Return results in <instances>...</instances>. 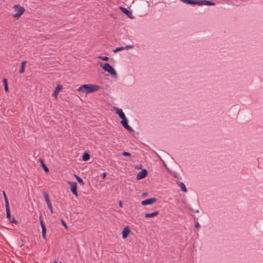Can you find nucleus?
I'll return each mask as SVG.
<instances>
[{
	"label": "nucleus",
	"instance_id": "nucleus-9",
	"mask_svg": "<svg viewBox=\"0 0 263 263\" xmlns=\"http://www.w3.org/2000/svg\"><path fill=\"white\" fill-rule=\"evenodd\" d=\"M147 175V171L146 170H142L139 172L136 176V178L138 180L144 178Z\"/></svg>",
	"mask_w": 263,
	"mask_h": 263
},
{
	"label": "nucleus",
	"instance_id": "nucleus-4",
	"mask_svg": "<svg viewBox=\"0 0 263 263\" xmlns=\"http://www.w3.org/2000/svg\"><path fill=\"white\" fill-rule=\"evenodd\" d=\"M43 196H44V197L46 201V202L47 204L48 208L50 210L51 213H53V208H52L51 203L50 202V200L49 199V197L48 194L46 192H43Z\"/></svg>",
	"mask_w": 263,
	"mask_h": 263
},
{
	"label": "nucleus",
	"instance_id": "nucleus-19",
	"mask_svg": "<svg viewBox=\"0 0 263 263\" xmlns=\"http://www.w3.org/2000/svg\"><path fill=\"white\" fill-rule=\"evenodd\" d=\"M40 161L42 164V166L44 170L45 171V172H49L48 168L46 166V165L44 163L43 161L42 160H40Z\"/></svg>",
	"mask_w": 263,
	"mask_h": 263
},
{
	"label": "nucleus",
	"instance_id": "nucleus-12",
	"mask_svg": "<svg viewBox=\"0 0 263 263\" xmlns=\"http://www.w3.org/2000/svg\"><path fill=\"white\" fill-rule=\"evenodd\" d=\"M121 119H125L126 117L121 109L117 108L116 111Z\"/></svg>",
	"mask_w": 263,
	"mask_h": 263
},
{
	"label": "nucleus",
	"instance_id": "nucleus-26",
	"mask_svg": "<svg viewBox=\"0 0 263 263\" xmlns=\"http://www.w3.org/2000/svg\"><path fill=\"white\" fill-rule=\"evenodd\" d=\"M124 49V47H118L117 48H116L114 50V52H117L118 51H121L122 50Z\"/></svg>",
	"mask_w": 263,
	"mask_h": 263
},
{
	"label": "nucleus",
	"instance_id": "nucleus-21",
	"mask_svg": "<svg viewBox=\"0 0 263 263\" xmlns=\"http://www.w3.org/2000/svg\"><path fill=\"white\" fill-rule=\"evenodd\" d=\"M46 228H43V229H42V237L44 239H46Z\"/></svg>",
	"mask_w": 263,
	"mask_h": 263
},
{
	"label": "nucleus",
	"instance_id": "nucleus-35",
	"mask_svg": "<svg viewBox=\"0 0 263 263\" xmlns=\"http://www.w3.org/2000/svg\"><path fill=\"white\" fill-rule=\"evenodd\" d=\"M106 176V173L105 172L103 173L102 178L103 179H104Z\"/></svg>",
	"mask_w": 263,
	"mask_h": 263
},
{
	"label": "nucleus",
	"instance_id": "nucleus-14",
	"mask_svg": "<svg viewBox=\"0 0 263 263\" xmlns=\"http://www.w3.org/2000/svg\"><path fill=\"white\" fill-rule=\"evenodd\" d=\"M26 63H27V61H23L22 62L21 66V67L19 70V72L20 73L22 74L24 72Z\"/></svg>",
	"mask_w": 263,
	"mask_h": 263
},
{
	"label": "nucleus",
	"instance_id": "nucleus-6",
	"mask_svg": "<svg viewBox=\"0 0 263 263\" xmlns=\"http://www.w3.org/2000/svg\"><path fill=\"white\" fill-rule=\"evenodd\" d=\"M157 201V199L155 198H152L143 200L141 202V204L143 205H146L148 204H152Z\"/></svg>",
	"mask_w": 263,
	"mask_h": 263
},
{
	"label": "nucleus",
	"instance_id": "nucleus-15",
	"mask_svg": "<svg viewBox=\"0 0 263 263\" xmlns=\"http://www.w3.org/2000/svg\"><path fill=\"white\" fill-rule=\"evenodd\" d=\"M5 207H6V217L10 221V220L11 219V216H10V210L9 205L5 206Z\"/></svg>",
	"mask_w": 263,
	"mask_h": 263
},
{
	"label": "nucleus",
	"instance_id": "nucleus-18",
	"mask_svg": "<svg viewBox=\"0 0 263 263\" xmlns=\"http://www.w3.org/2000/svg\"><path fill=\"white\" fill-rule=\"evenodd\" d=\"M3 196L4 197V199H5V206L9 205L8 198H7L6 193L4 191H3Z\"/></svg>",
	"mask_w": 263,
	"mask_h": 263
},
{
	"label": "nucleus",
	"instance_id": "nucleus-33",
	"mask_svg": "<svg viewBox=\"0 0 263 263\" xmlns=\"http://www.w3.org/2000/svg\"><path fill=\"white\" fill-rule=\"evenodd\" d=\"M4 88H5V92H7L9 91V89H8V86L7 85V86H4Z\"/></svg>",
	"mask_w": 263,
	"mask_h": 263
},
{
	"label": "nucleus",
	"instance_id": "nucleus-8",
	"mask_svg": "<svg viewBox=\"0 0 263 263\" xmlns=\"http://www.w3.org/2000/svg\"><path fill=\"white\" fill-rule=\"evenodd\" d=\"M119 9L123 13L125 14L128 17H129L130 18H133L132 12L130 11L121 6L119 7Z\"/></svg>",
	"mask_w": 263,
	"mask_h": 263
},
{
	"label": "nucleus",
	"instance_id": "nucleus-24",
	"mask_svg": "<svg viewBox=\"0 0 263 263\" xmlns=\"http://www.w3.org/2000/svg\"><path fill=\"white\" fill-rule=\"evenodd\" d=\"M195 4H197L199 6L203 5V1H195L194 0V5H195Z\"/></svg>",
	"mask_w": 263,
	"mask_h": 263
},
{
	"label": "nucleus",
	"instance_id": "nucleus-37",
	"mask_svg": "<svg viewBox=\"0 0 263 263\" xmlns=\"http://www.w3.org/2000/svg\"><path fill=\"white\" fill-rule=\"evenodd\" d=\"M142 195H143V196H147V193H143V194H142Z\"/></svg>",
	"mask_w": 263,
	"mask_h": 263
},
{
	"label": "nucleus",
	"instance_id": "nucleus-10",
	"mask_svg": "<svg viewBox=\"0 0 263 263\" xmlns=\"http://www.w3.org/2000/svg\"><path fill=\"white\" fill-rule=\"evenodd\" d=\"M130 232L131 231L128 226L124 227L122 232L123 238L125 239L127 238L128 235L130 233Z\"/></svg>",
	"mask_w": 263,
	"mask_h": 263
},
{
	"label": "nucleus",
	"instance_id": "nucleus-7",
	"mask_svg": "<svg viewBox=\"0 0 263 263\" xmlns=\"http://www.w3.org/2000/svg\"><path fill=\"white\" fill-rule=\"evenodd\" d=\"M122 120L121 121V123L122 125V126L129 132H133V128L127 124L128 121L126 118H125V119H124Z\"/></svg>",
	"mask_w": 263,
	"mask_h": 263
},
{
	"label": "nucleus",
	"instance_id": "nucleus-28",
	"mask_svg": "<svg viewBox=\"0 0 263 263\" xmlns=\"http://www.w3.org/2000/svg\"><path fill=\"white\" fill-rule=\"evenodd\" d=\"M40 224H41L42 229H43V228H46V227H45V224H44L43 221L41 219V218H40Z\"/></svg>",
	"mask_w": 263,
	"mask_h": 263
},
{
	"label": "nucleus",
	"instance_id": "nucleus-20",
	"mask_svg": "<svg viewBox=\"0 0 263 263\" xmlns=\"http://www.w3.org/2000/svg\"><path fill=\"white\" fill-rule=\"evenodd\" d=\"M89 155L87 153H84L83 155L82 159L84 161H87L89 159Z\"/></svg>",
	"mask_w": 263,
	"mask_h": 263
},
{
	"label": "nucleus",
	"instance_id": "nucleus-30",
	"mask_svg": "<svg viewBox=\"0 0 263 263\" xmlns=\"http://www.w3.org/2000/svg\"><path fill=\"white\" fill-rule=\"evenodd\" d=\"M122 155L124 156H130V154L128 152H124L123 153H122Z\"/></svg>",
	"mask_w": 263,
	"mask_h": 263
},
{
	"label": "nucleus",
	"instance_id": "nucleus-31",
	"mask_svg": "<svg viewBox=\"0 0 263 263\" xmlns=\"http://www.w3.org/2000/svg\"><path fill=\"white\" fill-rule=\"evenodd\" d=\"M3 83H4V86L8 85L7 80L6 78H4L3 79Z\"/></svg>",
	"mask_w": 263,
	"mask_h": 263
},
{
	"label": "nucleus",
	"instance_id": "nucleus-5",
	"mask_svg": "<svg viewBox=\"0 0 263 263\" xmlns=\"http://www.w3.org/2000/svg\"><path fill=\"white\" fill-rule=\"evenodd\" d=\"M68 183L70 185V189L71 192L76 196H78V194L77 191V183L76 182L68 181Z\"/></svg>",
	"mask_w": 263,
	"mask_h": 263
},
{
	"label": "nucleus",
	"instance_id": "nucleus-34",
	"mask_svg": "<svg viewBox=\"0 0 263 263\" xmlns=\"http://www.w3.org/2000/svg\"><path fill=\"white\" fill-rule=\"evenodd\" d=\"M195 227L197 228L200 227V224L198 222H197V223L195 225Z\"/></svg>",
	"mask_w": 263,
	"mask_h": 263
},
{
	"label": "nucleus",
	"instance_id": "nucleus-1",
	"mask_svg": "<svg viewBox=\"0 0 263 263\" xmlns=\"http://www.w3.org/2000/svg\"><path fill=\"white\" fill-rule=\"evenodd\" d=\"M100 87L95 84H84L81 85L77 89V91L87 94L92 93L99 90Z\"/></svg>",
	"mask_w": 263,
	"mask_h": 263
},
{
	"label": "nucleus",
	"instance_id": "nucleus-32",
	"mask_svg": "<svg viewBox=\"0 0 263 263\" xmlns=\"http://www.w3.org/2000/svg\"><path fill=\"white\" fill-rule=\"evenodd\" d=\"M133 47V45L126 46L124 47V49H131Z\"/></svg>",
	"mask_w": 263,
	"mask_h": 263
},
{
	"label": "nucleus",
	"instance_id": "nucleus-25",
	"mask_svg": "<svg viewBox=\"0 0 263 263\" xmlns=\"http://www.w3.org/2000/svg\"><path fill=\"white\" fill-rule=\"evenodd\" d=\"M98 58L103 60V61H108L109 58L107 57H106V56H101V55H100L98 57Z\"/></svg>",
	"mask_w": 263,
	"mask_h": 263
},
{
	"label": "nucleus",
	"instance_id": "nucleus-23",
	"mask_svg": "<svg viewBox=\"0 0 263 263\" xmlns=\"http://www.w3.org/2000/svg\"><path fill=\"white\" fill-rule=\"evenodd\" d=\"M203 5H211L212 6V5H214L215 4L213 2H210V1L203 0Z\"/></svg>",
	"mask_w": 263,
	"mask_h": 263
},
{
	"label": "nucleus",
	"instance_id": "nucleus-29",
	"mask_svg": "<svg viewBox=\"0 0 263 263\" xmlns=\"http://www.w3.org/2000/svg\"><path fill=\"white\" fill-rule=\"evenodd\" d=\"M61 222L62 223V224L63 225V226L66 229H68V227H67V226L66 223V222L63 220V219H61Z\"/></svg>",
	"mask_w": 263,
	"mask_h": 263
},
{
	"label": "nucleus",
	"instance_id": "nucleus-27",
	"mask_svg": "<svg viewBox=\"0 0 263 263\" xmlns=\"http://www.w3.org/2000/svg\"><path fill=\"white\" fill-rule=\"evenodd\" d=\"M9 221L10 222H13V223H14L15 224L18 223V221L15 219L14 217H12V218Z\"/></svg>",
	"mask_w": 263,
	"mask_h": 263
},
{
	"label": "nucleus",
	"instance_id": "nucleus-13",
	"mask_svg": "<svg viewBox=\"0 0 263 263\" xmlns=\"http://www.w3.org/2000/svg\"><path fill=\"white\" fill-rule=\"evenodd\" d=\"M159 214V212L156 211L151 213H146L145 214L144 217L145 218L153 217L156 216Z\"/></svg>",
	"mask_w": 263,
	"mask_h": 263
},
{
	"label": "nucleus",
	"instance_id": "nucleus-2",
	"mask_svg": "<svg viewBox=\"0 0 263 263\" xmlns=\"http://www.w3.org/2000/svg\"><path fill=\"white\" fill-rule=\"evenodd\" d=\"M14 13L12 14V17L15 20H18L25 12V9L20 5H15L12 7Z\"/></svg>",
	"mask_w": 263,
	"mask_h": 263
},
{
	"label": "nucleus",
	"instance_id": "nucleus-3",
	"mask_svg": "<svg viewBox=\"0 0 263 263\" xmlns=\"http://www.w3.org/2000/svg\"><path fill=\"white\" fill-rule=\"evenodd\" d=\"M100 66L103 70H104L106 71H107L108 73L110 74L111 76L115 78H117L118 75L116 70L108 63H105L103 65L102 64V63H101Z\"/></svg>",
	"mask_w": 263,
	"mask_h": 263
},
{
	"label": "nucleus",
	"instance_id": "nucleus-39",
	"mask_svg": "<svg viewBox=\"0 0 263 263\" xmlns=\"http://www.w3.org/2000/svg\"><path fill=\"white\" fill-rule=\"evenodd\" d=\"M60 263H62L61 262H60Z\"/></svg>",
	"mask_w": 263,
	"mask_h": 263
},
{
	"label": "nucleus",
	"instance_id": "nucleus-38",
	"mask_svg": "<svg viewBox=\"0 0 263 263\" xmlns=\"http://www.w3.org/2000/svg\"><path fill=\"white\" fill-rule=\"evenodd\" d=\"M53 263H58L57 261H54Z\"/></svg>",
	"mask_w": 263,
	"mask_h": 263
},
{
	"label": "nucleus",
	"instance_id": "nucleus-16",
	"mask_svg": "<svg viewBox=\"0 0 263 263\" xmlns=\"http://www.w3.org/2000/svg\"><path fill=\"white\" fill-rule=\"evenodd\" d=\"M74 176L80 184H81V185H84V181L80 177H79L76 174H74Z\"/></svg>",
	"mask_w": 263,
	"mask_h": 263
},
{
	"label": "nucleus",
	"instance_id": "nucleus-22",
	"mask_svg": "<svg viewBox=\"0 0 263 263\" xmlns=\"http://www.w3.org/2000/svg\"><path fill=\"white\" fill-rule=\"evenodd\" d=\"M184 3L194 5V0H180Z\"/></svg>",
	"mask_w": 263,
	"mask_h": 263
},
{
	"label": "nucleus",
	"instance_id": "nucleus-17",
	"mask_svg": "<svg viewBox=\"0 0 263 263\" xmlns=\"http://www.w3.org/2000/svg\"><path fill=\"white\" fill-rule=\"evenodd\" d=\"M179 186L181 187V190L183 192H186L187 191V190L186 189V187L184 185V184L182 182H180L179 184Z\"/></svg>",
	"mask_w": 263,
	"mask_h": 263
},
{
	"label": "nucleus",
	"instance_id": "nucleus-36",
	"mask_svg": "<svg viewBox=\"0 0 263 263\" xmlns=\"http://www.w3.org/2000/svg\"><path fill=\"white\" fill-rule=\"evenodd\" d=\"M119 206L120 208H122L123 206L122 202L121 201H119Z\"/></svg>",
	"mask_w": 263,
	"mask_h": 263
},
{
	"label": "nucleus",
	"instance_id": "nucleus-11",
	"mask_svg": "<svg viewBox=\"0 0 263 263\" xmlns=\"http://www.w3.org/2000/svg\"><path fill=\"white\" fill-rule=\"evenodd\" d=\"M62 89V86L60 84H58L52 94V95L55 98H57V96L60 92V91Z\"/></svg>",
	"mask_w": 263,
	"mask_h": 263
}]
</instances>
